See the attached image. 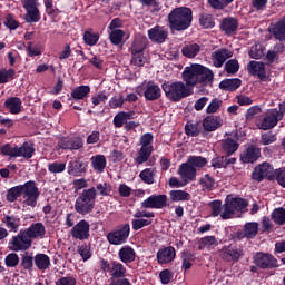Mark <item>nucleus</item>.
<instances>
[{
    "mask_svg": "<svg viewBox=\"0 0 285 285\" xmlns=\"http://www.w3.org/2000/svg\"><path fill=\"white\" fill-rule=\"evenodd\" d=\"M170 30H188L193 23V10L186 7H179L170 11L168 14Z\"/></svg>",
    "mask_w": 285,
    "mask_h": 285,
    "instance_id": "f257e3e1",
    "label": "nucleus"
},
{
    "mask_svg": "<svg viewBox=\"0 0 285 285\" xmlns=\"http://www.w3.org/2000/svg\"><path fill=\"white\" fill-rule=\"evenodd\" d=\"M161 88L169 101H181L193 95V89L181 81L164 82Z\"/></svg>",
    "mask_w": 285,
    "mask_h": 285,
    "instance_id": "f03ea898",
    "label": "nucleus"
},
{
    "mask_svg": "<svg viewBox=\"0 0 285 285\" xmlns=\"http://www.w3.org/2000/svg\"><path fill=\"white\" fill-rule=\"evenodd\" d=\"M95 202H97V189L95 187L82 190L75 203V210L79 215H89L95 210Z\"/></svg>",
    "mask_w": 285,
    "mask_h": 285,
    "instance_id": "7ed1b4c3",
    "label": "nucleus"
},
{
    "mask_svg": "<svg viewBox=\"0 0 285 285\" xmlns=\"http://www.w3.org/2000/svg\"><path fill=\"white\" fill-rule=\"evenodd\" d=\"M40 196L41 191H39V187H37V183L35 180L24 183L21 200L22 208H37Z\"/></svg>",
    "mask_w": 285,
    "mask_h": 285,
    "instance_id": "20e7f679",
    "label": "nucleus"
},
{
    "mask_svg": "<svg viewBox=\"0 0 285 285\" xmlns=\"http://www.w3.org/2000/svg\"><path fill=\"white\" fill-rule=\"evenodd\" d=\"M153 139L154 136L150 132L144 134L139 139L140 149L138 150V155L135 158V161L138 165L146 164L150 156L153 155Z\"/></svg>",
    "mask_w": 285,
    "mask_h": 285,
    "instance_id": "39448f33",
    "label": "nucleus"
},
{
    "mask_svg": "<svg viewBox=\"0 0 285 285\" xmlns=\"http://www.w3.org/2000/svg\"><path fill=\"white\" fill-rule=\"evenodd\" d=\"M32 246V240L29 238L24 229H21L16 236L9 240V249L13 253H23Z\"/></svg>",
    "mask_w": 285,
    "mask_h": 285,
    "instance_id": "423d86ee",
    "label": "nucleus"
},
{
    "mask_svg": "<svg viewBox=\"0 0 285 285\" xmlns=\"http://www.w3.org/2000/svg\"><path fill=\"white\" fill-rule=\"evenodd\" d=\"M136 91L140 97H145L146 101H157L161 97V88L154 81L144 82Z\"/></svg>",
    "mask_w": 285,
    "mask_h": 285,
    "instance_id": "0eeeda50",
    "label": "nucleus"
},
{
    "mask_svg": "<svg viewBox=\"0 0 285 285\" xmlns=\"http://www.w3.org/2000/svg\"><path fill=\"white\" fill-rule=\"evenodd\" d=\"M279 169H274L268 163H263L255 167L252 177L255 181H264V179H277V173Z\"/></svg>",
    "mask_w": 285,
    "mask_h": 285,
    "instance_id": "6e6552de",
    "label": "nucleus"
},
{
    "mask_svg": "<svg viewBox=\"0 0 285 285\" xmlns=\"http://www.w3.org/2000/svg\"><path fill=\"white\" fill-rule=\"evenodd\" d=\"M128 237H130V224H125L107 234V242L112 246H121L128 242Z\"/></svg>",
    "mask_w": 285,
    "mask_h": 285,
    "instance_id": "1a4fd4ad",
    "label": "nucleus"
},
{
    "mask_svg": "<svg viewBox=\"0 0 285 285\" xmlns=\"http://www.w3.org/2000/svg\"><path fill=\"white\" fill-rule=\"evenodd\" d=\"M283 115L277 108L269 109L265 112L263 119L258 124L261 130H272L279 121H282Z\"/></svg>",
    "mask_w": 285,
    "mask_h": 285,
    "instance_id": "9d476101",
    "label": "nucleus"
},
{
    "mask_svg": "<svg viewBox=\"0 0 285 285\" xmlns=\"http://www.w3.org/2000/svg\"><path fill=\"white\" fill-rule=\"evenodd\" d=\"M134 217L135 218L131 220L132 230H141V228H146V226H150V224H153V220L150 219L155 217V213L146 209H137L134 214Z\"/></svg>",
    "mask_w": 285,
    "mask_h": 285,
    "instance_id": "9b49d317",
    "label": "nucleus"
},
{
    "mask_svg": "<svg viewBox=\"0 0 285 285\" xmlns=\"http://www.w3.org/2000/svg\"><path fill=\"white\" fill-rule=\"evenodd\" d=\"M253 263L255 266L263 269L277 268V266H279L277 258H275L273 254L262 252H258L253 256Z\"/></svg>",
    "mask_w": 285,
    "mask_h": 285,
    "instance_id": "f8f14e48",
    "label": "nucleus"
},
{
    "mask_svg": "<svg viewBox=\"0 0 285 285\" xmlns=\"http://www.w3.org/2000/svg\"><path fill=\"white\" fill-rule=\"evenodd\" d=\"M248 204L242 198H232L229 202L224 204L223 219H232L235 215V210H244Z\"/></svg>",
    "mask_w": 285,
    "mask_h": 285,
    "instance_id": "ddd939ff",
    "label": "nucleus"
},
{
    "mask_svg": "<svg viewBox=\"0 0 285 285\" xmlns=\"http://www.w3.org/2000/svg\"><path fill=\"white\" fill-rule=\"evenodd\" d=\"M168 206V196L166 195H151L141 203V208H150L161 210Z\"/></svg>",
    "mask_w": 285,
    "mask_h": 285,
    "instance_id": "4468645a",
    "label": "nucleus"
},
{
    "mask_svg": "<svg viewBox=\"0 0 285 285\" xmlns=\"http://www.w3.org/2000/svg\"><path fill=\"white\" fill-rule=\"evenodd\" d=\"M244 256V249L242 247L230 244L229 246H225L220 250V257L225 262H239V258Z\"/></svg>",
    "mask_w": 285,
    "mask_h": 285,
    "instance_id": "2eb2a0df",
    "label": "nucleus"
},
{
    "mask_svg": "<svg viewBox=\"0 0 285 285\" xmlns=\"http://www.w3.org/2000/svg\"><path fill=\"white\" fill-rule=\"evenodd\" d=\"M144 50H146V43L141 40H135L131 47L132 59L131 63L141 68L146 63V58L144 57Z\"/></svg>",
    "mask_w": 285,
    "mask_h": 285,
    "instance_id": "dca6fc26",
    "label": "nucleus"
},
{
    "mask_svg": "<svg viewBox=\"0 0 285 285\" xmlns=\"http://www.w3.org/2000/svg\"><path fill=\"white\" fill-rule=\"evenodd\" d=\"M71 236L80 242L88 239L90 237V223L86 219L78 222L71 229Z\"/></svg>",
    "mask_w": 285,
    "mask_h": 285,
    "instance_id": "f3484780",
    "label": "nucleus"
},
{
    "mask_svg": "<svg viewBox=\"0 0 285 285\" xmlns=\"http://www.w3.org/2000/svg\"><path fill=\"white\" fill-rule=\"evenodd\" d=\"M199 65H191L186 67L183 71V79L186 82L185 86L189 88V86H197L199 83Z\"/></svg>",
    "mask_w": 285,
    "mask_h": 285,
    "instance_id": "a211bd4d",
    "label": "nucleus"
},
{
    "mask_svg": "<svg viewBox=\"0 0 285 285\" xmlns=\"http://www.w3.org/2000/svg\"><path fill=\"white\" fill-rule=\"evenodd\" d=\"M180 179L188 186L191 181H195L197 179V169L191 167L187 163L180 164L177 170Z\"/></svg>",
    "mask_w": 285,
    "mask_h": 285,
    "instance_id": "6ab92c4d",
    "label": "nucleus"
},
{
    "mask_svg": "<svg viewBox=\"0 0 285 285\" xmlns=\"http://www.w3.org/2000/svg\"><path fill=\"white\" fill-rule=\"evenodd\" d=\"M247 70L249 75L258 77L261 81H267L268 77L266 76V65L264 62L252 60L247 65Z\"/></svg>",
    "mask_w": 285,
    "mask_h": 285,
    "instance_id": "aec40b11",
    "label": "nucleus"
},
{
    "mask_svg": "<svg viewBox=\"0 0 285 285\" xmlns=\"http://www.w3.org/2000/svg\"><path fill=\"white\" fill-rule=\"evenodd\" d=\"M58 146L62 150H81L83 148V139L81 137L61 138Z\"/></svg>",
    "mask_w": 285,
    "mask_h": 285,
    "instance_id": "412c9836",
    "label": "nucleus"
},
{
    "mask_svg": "<svg viewBox=\"0 0 285 285\" xmlns=\"http://www.w3.org/2000/svg\"><path fill=\"white\" fill-rule=\"evenodd\" d=\"M233 57L230 49L222 48L212 53V61L215 68H222L226 63L227 59Z\"/></svg>",
    "mask_w": 285,
    "mask_h": 285,
    "instance_id": "4be33fe9",
    "label": "nucleus"
},
{
    "mask_svg": "<svg viewBox=\"0 0 285 285\" xmlns=\"http://www.w3.org/2000/svg\"><path fill=\"white\" fill-rule=\"evenodd\" d=\"M148 37L154 43H165L168 39V29L161 26H155L148 30Z\"/></svg>",
    "mask_w": 285,
    "mask_h": 285,
    "instance_id": "5701e85b",
    "label": "nucleus"
},
{
    "mask_svg": "<svg viewBox=\"0 0 285 285\" xmlns=\"http://www.w3.org/2000/svg\"><path fill=\"white\" fill-rule=\"evenodd\" d=\"M24 233L29 236V239H43L46 237V226L43 223H33L29 228L23 229Z\"/></svg>",
    "mask_w": 285,
    "mask_h": 285,
    "instance_id": "b1692460",
    "label": "nucleus"
},
{
    "mask_svg": "<svg viewBox=\"0 0 285 285\" xmlns=\"http://www.w3.org/2000/svg\"><path fill=\"white\" fill-rule=\"evenodd\" d=\"M118 258L122 264H132L137 259V253L130 245H125L118 250Z\"/></svg>",
    "mask_w": 285,
    "mask_h": 285,
    "instance_id": "393cba45",
    "label": "nucleus"
},
{
    "mask_svg": "<svg viewBox=\"0 0 285 285\" xmlns=\"http://www.w3.org/2000/svg\"><path fill=\"white\" fill-rule=\"evenodd\" d=\"M262 156V151L259 148L255 146H249L242 155H240V161L243 164H255Z\"/></svg>",
    "mask_w": 285,
    "mask_h": 285,
    "instance_id": "a878e982",
    "label": "nucleus"
},
{
    "mask_svg": "<svg viewBox=\"0 0 285 285\" xmlns=\"http://www.w3.org/2000/svg\"><path fill=\"white\" fill-rule=\"evenodd\" d=\"M224 120L219 116H207L203 120V128L207 132H215L217 128H222Z\"/></svg>",
    "mask_w": 285,
    "mask_h": 285,
    "instance_id": "bb28decb",
    "label": "nucleus"
},
{
    "mask_svg": "<svg viewBox=\"0 0 285 285\" xmlns=\"http://www.w3.org/2000/svg\"><path fill=\"white\" fill-rule=\"evenodd\" d=\"M177 253L175 247H165L157 252V262L158 264H170L176 257Z\"/></svg>",
    "mask_w": 285,
    "mask_h": 285,
    "instance_id": "cd10ccee",
    "label": "nucleus"
},
{
    "mask_svg": "<svg viewBox=\"0 0 285 285\" xmlns=\"http://www.w3.org/2000/svg\"><path fill=\"white\" fill-rule=\"evenodd\" d=\"M91 168H94L95 173L101 175L105 173L106 166H108V160L106 159L105 155L98 154L90 158Z\"/></svg>",
    "mask_w": 285,
    "mask_h": 285,
    "instance_id": "c85d7f7f",
    "label": "nucleus"
},
{
    "mask_svg": "<svg viewBox=\"0 0 285 285\" xmlns=\"http://www.w3.org/2000/svg\"><path fill=\"white\" fill-rule=\"evenodd\" d=\"M137 114L135 111H120L114 117V126L115 128H122L130 121V119H135Z\"/></svg>",
    "mask_w": 285,
    "mask_h": 285,
    "instance_id": "c756f323",
    "label": "nucleus"
},
{
    "mask_svg": "<svg viewBox=\"0 0 285 285\" xmlns=\"http://www.w3.org/2000/svg\"><path fill=\"white\" fill-rule=\"evenodd\" d=\"M239 28V22L233 17L224 18L220 23V29L225 35H234Z\"/></svg>",
    "mask_w": 285,
    "mask_h": 285,
    "instance_id": "7c9ffc66",
    "label": "nucleus"
},
{
    "mask_svg": "<svg viewBox=\"0 0 285 285\" xmlns=\"http://www.w3.org/2000/svg\"><path fill=\"white\" fill-rule=\"evenodd\" d=\"M1 222L10 233H19V228H21L20 217L7 215L1 219Z\"/></svg>",
    "mask_w": 285,
    "mask_h": 285,
    "instance_id": "2f4dec72",
    "label": "nucleus"
},
{
    "mask_svg": "<svg viewBox=\"0 0 285 285\" xmlns=\"http://www.w3.org/2000/svg\"><path fill=\"white\" fill-rule=\"evenodd\" d=\"M128 269L120 262L114 261L110 266L109 275L111 279H121L126 277Z\"/></svg>",
    "mask_w": 285,
    "mask_h": 285,
    "instance_id": "473e14b6",
    "label": "nucleus"
},
{
    "mask_svg": "<svg viewBox=\"0 0 285 285\" xmlns=\"http://www.w3.org/2000/svg\"><path fill=\"white\" fill-rule=\"evenodd\" d=\"M83 173H86V164H83V161L79 159L69 161L68 175H72V177H81Z\"/></svg>",
    "mask_w": 285,
    "mask_h": 285,
    "instance_id": "72a5a7b5",
    "label": "nucleus"
},
{
    "mask_svg": "<svg viewBox=\"0 0 285 285\" xmlns=\"http://www.w3.org/2000/svg\"><path fill=\"white\" fill-rule=\"evenodd\" d=\"M4 108L9 110L11 115H19L21 109L23 108L21 98L19 97H11L4 101Z\"/></svg>",
    "mask_w": 285,
    "mask_h": 285,
    "instance_id": "f704fd0d",
    "label": "nucleus"
},
{
    "mask_svg": "<svg viewBox=\"0 0 285 285\" xmlns=\"http://www.w3.org/2000/svg\"><path fill=\"white\" fill-rule=\"evenodd\" d=\"M285 46L284 43H277L273 47L272 50L267 51L266 59L269 63H274V61H278L281 55H284Z\"/></svg>",
    "mask_w": 285,
    "mask_h": 285,
    "instance_id": "c9c22d12",
    "label": "nucleus"
},
{
    "mask_svg": "<svg viewBox=\"0 0 285 285\" xmlns=\"http://www.w3.org/2000/svg\"><path fill=\"white\" fill-rule=\"evenodd\" d=\"M198 184L203 190V193H210L215 190V178L209 174H205L199 178Z\"/></svg>",
    "mask_w": 285,
    "mask_h": 285,
    "instance_id": "e433bc0d",
    "label": "nucleus"
},
{
    "mask_svg": "<svg viewBox=\"0 0 285 285\" xmlns=\"http://www.w3.org/2000/svg\"><path fill=\"white\" fill-rule=\"evenodd\" d=\"M35 155V147L32 144L23 142L20 147L17 146V157H22L23 159H32Z\"/></svg>",
    "mask_w": 285,
    "mask_h": 285,
    "instance_id": "4c0bfd02",
    "label": "nucleus"
},
{
    "mask_svg": "<svg viewBox=\"0 0 285 285\" xmlns=\"http://www.w3.org/2000/svg\"><path fill=\"white\" fill-rule=\"evenodd\" d=\"M199 73H198V83H213V79H215V73L213 70L199 65Z\"/></svg>",
    "mask_w": 285,
    "mask_h": 285,
    "instance_id": "58836bf2",
    "label": "nucleus"
},
{
    "mask_svg": "<svg viewBox=\"0 0 285 285\" xmlns=\"http://www.w3.org/2000/svg\"><path fill=\"white\" fill-rule=\"evenodd\" d=\"M272 35L277 41H285V17L274 24Z\"/></svg>",
    "mask_w": 285,
    "mask_h": 285,
    "instance_id": "ea45409f",
    "label": "nucleus"
},
{
    "mask_svg": "<svg viewBox=\"0 0 285 285\" xmlns=\"http://www.w3.org/2000/svg\"><path fill=\"white\" fill-rule=\"evenodd\" d=\"M242 86V80L238 78H232V79H225L222 80L219 83V88L222 90H228L229 92H233L237 90Z\"/></svg>",
    "mask_w": 285,
    "mask_h": 285,
    "instance_id": "a19ab883",
    "label": "nucleus"
},
{
    "mask_svg": "<svg viewBox=\"0 0 285 285\" xmlns=\"http://www.w3.org/2000/svg\"><path fill=\"white\" fill-rule=\"evenodd\" d=\"M199 52H202V47L198 43L186 45L181 49V53L184 55V57H187V59H195V57L198 56Z\"/></svg>",
    "mask_w": 285,
    "mask_h": 285,
    "instance_id": "79ce46f5",
    "label": "nucleus"
},
{
    "mask_svg": "<svg viewBox=\"0 0 285 285\" xmlns=\"http://www.w3.org/2000/svg\"><path fill=\"white\" fill-rule=\"evenodd\" d=\"M33 262L38 271H48L50 268V257L46 254L36 255Z\"/></svg>",
    "mask_w": 285,
    "mask_h": 285,
    "instance_id": "37998d69",
    "label": "nucleus"
},
{
    "mask_svg": "<svg viewBox=\"0 0 285 285\" xmlns=\"http://www.w3.org/2000/svg\"><path fill=\"white\" fill-rule=\"evenodd\" d=\"M257 233H259V224L256 222L246 223L244 225V237L247 239H253L257 237Z\"/></svg>",
    "mask_w": 285,
    "mask_h": 285,
    "instance_id": "c03bdc74",
    "label": "nucleus"
},
{
    "mask_svg": "<svg viewBox=\"0 0 285 285\" xmlns=\"http://www.w3.org/2000/svg\"><path fill=\"white\" fill-rule=\"evenodd\" d=\"M216 246H219V242L215 236H205L200 239L199 248L200 250H213V248H216Z\"/></svg>",
    "mask_w": 285,
    "mask_h": 285,
    "instance_id": "a18cd8bd",
    "label": "nucleus"
},
{
    "mask_svg": "<svg viewBox=\"0 0 285 285\" xmlns=\"http://www.w3.org/2000/svg\"><path fill=\"white\" fill-rule=\"evenodd\" d=\"M24 188H26V184L11 187L7 191V202H11V203L17 202V199L21 197V194H23Z\"/></svg>",
    "mask_w": 285,
    "mask_h": 285,
    "instance_id": "49530a36",
    "label": "nucleus"
},
{
    "mask_svg": "<svg viewBox=\"0 0 285 285\" xmlns=\"http://www.w3.org/2000/svg\"><path fill=\"white\" fill-rule=\"evenodd\" d=\"M195 170L204 168L208 164V159L202 156H189L186 161Z\"/></svg>",
    "mask_w": 285,
    "mask_h": 285,
    "instance_id": "de8ad7c7",
    "label": "nucleus"
},
{
    "mask_svg": "<svg viewBox=\"0 0 285 285\" xmlns=\"http://www.w3.org/2000/svg\"><path fill=\"white\" fill-rule=\"evenodd\" d=\"M169 197L171 202H190V194L181 189L171 190Z\"/></svg>",
    "mask_w": 285,
    "mask_h": 285,
    "instance_id": "09e8293b",
    "label": "nucleus"
},
{
    "mask_svg": "<svg viewBox=\"0 0 285 285\" xmlns=\"http://www.w3.org/2000/svg\"><path fill=\"white\" fill-rule=\"evenodd\" d=\"M88 95H90V86H79L71 91V97L76 100L86 99Z\"/></svg>",
    "mask_w": 285,
    "mask_h": 285,
    "instance_id": "8fccbe9b",
    "label": "nucleus"
},
{
    "mask_svg": "<svg viewBox=\"0 0 285 285\" xmlns=\"http://www.w3.org/2000/svg\"><path fill=\"white\" fill-rule=\"evenodd\" d=\"M0 154L9 159H17V146L12 147L10 144H4L0 146Z\"/></svg>",
    "mask_w": 285,
    "mask_h": 285,
    "instance_id": "3c124183",
    "label": "nucleus"
},
{
    "mask_svg": "<svg viewBox=\"0 0 285 285\" xmlns=\"http://www.w3.org/2000/svg\"><path fill=\"white\" fill-rule=\"evenodd\" d=\"M24 20L27 23H38V21L41 20V13L39 12V9H28L26 10Z\"/></svg>",
    "mask_w": 285,
    "mask_h": 285,
    "instance_id": "603ef678",
    "label": "nucleus"
},
{
    "mask_svg": "<svg viewBox=\"0 0 285 285\" xmlns=\"http://www.w3.org/2000/svg\"><path fill=\"white\" fill-rule=\"evenodd\" d=\"M83 41L87 46H97V42L99 41V33L89 29L83 33Z\"/></svg>",
    "mask_w": 285,
    "mask_h": 285,
    "instance_id": "864d4df0",
    "label": "nucleus"
},
{
    "mask_svg": "<svg viewBox=\"0 0 285 285\" xmlns=\"http://www.w3.org/2000/svg\"><path fill=\"white\" fill-rule=\"evenodd\" d=\"M95 190L101 197H109L110 193H112V186L108 183H99L96 185Z\"/></svg>",
    "mask_w": 285,
    "mask_h": 285,
    "instance_id": "5fc2aeb1",
    "label": "nucleus"
},
{
    "mask_svg": "<svg viewBox=\"0 0 285 285\" xmlns=\"http://www.w3.org/2000/svg\"><path fill=\"white\" fill-rule=\"evenodd\" d=\"M238 148L239 144L230 138L223 142V150H225L226 155H233V153H237Z\"/></svg>",
    "mask_w": 285,
    "mask_h": 285,
    "instance_id": "6e6d98bb",
    "label": "nucleus"
},
{
    "mask_svg": "<svg viewBox=\"0 0 285 285\" xmlns=\"http://www.w3.org/2000/svg\"><path fill=\"white\" fill-rule=\"evenodd\" d=\"M185 132L188 137H198L199 132H202V127L199 126V122H188L185 126Z\"/></svg>",
    "mask_w": 285,
    "mask_h": 285,
    "instance_id": "4d7b16f0",
    "label": "nucleus"
},
{
    "mask_svg": "<svg viewBox=\"0 0 285 285\" xmlns=\"http://www.w3.org/2000/svg\"><path fill=\"white\" fill-rule=\"evenodd\" d=\"M139 177L145 184H155V169L146 168L140 173Z\"/></svg>",
    "mask_w": 285,
    "mask_h": 285,
    "instance_id": "13d9d810",
    "label": "nucleus"
},
{
    "mask_svg": "<svg viewBox=\"0 0 285 285\" xmlns=\"http://www.w3.org/2000/svg\"><path fill=\"white\" fill-rule=\"evenodd\" d=\"M210 206L212 217H222L224 219V205H222V200H213Z\"/></svg>",
    "mask_w": 285,
    "mask_h": 285,
    "instance_id": "bf43d9fd",
    "label": "nucleus"
},
{
    "mask_svg": "<svg viewBox=\"0 0 285 285\" xmlns=\"http://www.w3.org/2000/svg\"><path fill=\"white\" fill-rule=\"evenodd\" d=\"M272 218L275 222V224H278V226H284L285 224V209L279 207L273 210Z\"/></svg>",
    "mask_w": 285,
    "mask_h": 285,
    "instance_id": "052dcab7",
    "label": "nucleus"
},
{
    "mask_svg": "<svg viewBox=\"0 0 285 285\" xmlns=\"http://www.w3.org/2000/svg\"><path fill=\"white\" fill-rule=\"evenodd\" d=\"M19 254L10 253L4 258V264L8 268H17L19 266Z\"/></svg>",
    "mask_w": 285,
    "mask_h": 285,
    "instance_id": "680f3d73",
    "label": "nucleus"
},
{
    "mask_svg": "<svg viewBox=\"0 0 285 285\" xmlns=\"http://www.w3.org/2000/svg\"><path fill=\"white\" fill-rule=\"evenodd\" d=\"M51 175H59L66 171V163L53 161L48 165Z\"/></svg>",
    "mask_w": 285,
    "mask_h": 285,
    "instance_id": "e2e57ef3",
    "label": "nucleus"
},
{
    "mask_svg": "<svg viewBox=\"0 0 285 285\" xmlns=\"http://www.w3.org/2000/svg\"><path fill=\"white\" fill-rule=\"evenodd\" d=\"M225 71L228 75H237L239 72V61L237 59H230L225 63Z\"/></svg>",
    "mask_w": 285,
    "mask_h": 285,
    "instance_id": "0e129e2a",
    "label": "nucleus"
},
{
    "mask_svg": "<svg viewBox=\"0 0 285 285\" xmlns=\"http://www.w3.org/2000/svg\"><path fill=\"white\" fill-rule=\"evenodd\" d=\"M91 101L94 106H101L108 101V95L106 91H99L98 94L91 97Z\"/></svg>",
    "mask_w": 285,
    "mask_h": 285,
    "instance_id": "69168bd1",
    "label": "nucleus"
},
{
    "mask_svg": "<svg viewBox=\"0 0 285 285\" xmlns=\"http://www.w3.org/2000/svg\"><path fill=\"white\" fill-rule=\"evenodd\" d=\"M14 69H0V83H8L9 79H14Z\"/></svg>",
    "mask_w": 285,
    "mask_h": 285,
    "instance_id": "338daca9",
    "label": "nucleus"
},
{
    "mask_svg": "<svg viewBox=\"0 0 285 285\" xmlns=\"http://www.w3.org/2000/svg\"><path fill=\"white\" fill-rule=\"evenodd\" d=\"M250 59H262L264 57V48L262 45H254L249 50Z\"/></svg>",
    "mask_w": 285,
    "mask_h": 285,
    "instance_id": "774afa93",
    "label": "nucleus"
}]
</instances>
